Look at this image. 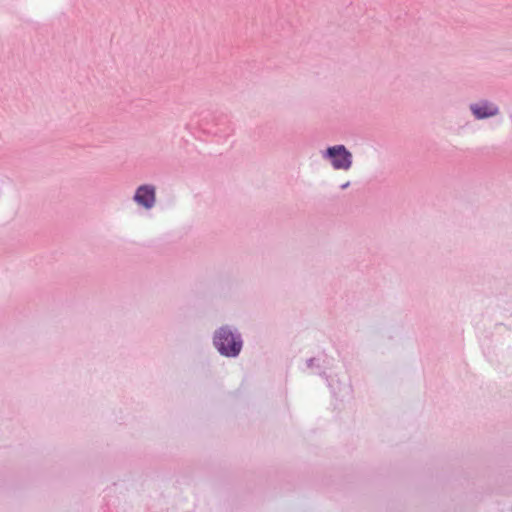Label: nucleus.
Listing matches in <instances>:
<instances>
[{
    "mask_svg": "<svg viewBox=\"0 0 512 512\" xmlns=\"http://www.w3.org/2000/svg\"><path fill=\"white\" fill-rule=\"evenodd\" d=\"M214 344L219 352L225 356L238 355L242 347V342L227 328L219 329L215 334Z\"/></svg>",
    "mask_w": 512,
    "mask_h": 512,
    "instance_id": "nucleus-1",
    "label": "nucleus"
},
{
    "mask_svg": "<svg viewBox=\"0 0 512 512\" xmlns=\"http://www.w3.org/2000/svg\"><path fill=\"white\" fill-rule=\"evenodd\" d=\"M332 159V165L337 170H348L352 164V155L343 145L329 147L326 151Z\"/></svg>",
    "mask_w": 512,
    "mask_h": 512,
    "instance_id": "nucleus-2",
    "label": "nucleus"
},
{
    "mask_svg": "<svg viewBox=\"0 0 512 512\" xmlns=\"http://www.w3.org/2000/svg\"><path fill=\"white\" fill-rule=\"evenodd\" d=\"M134 200L145 208H151L155 202L154 188L148 185L140 186L136 191Z\"/></svg>",
    "mask_w": 512,
    "mask_h": 512,
    "instance_id": "nucleus-3",
    "label": "nucleus"
},
{
    "mask_svg": "<svg viewBox=\"0 0 512 512\" xmlns=\"http://www.w3.org/2000/svg\"><path fill=\"white\" fill-rule=\"evenodd\" d=\"M471 110L473 114L479 119L491 117L498 113L497 107L490 103L472 105Z\"/></svg>",
    "mask_w": 512,
    "mask_h": 512,
    "instance_id": "nucleus-4",
    "label": "nucleus"
}]
</instances>
